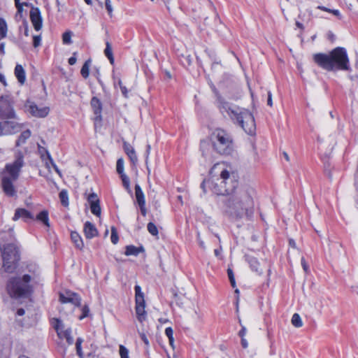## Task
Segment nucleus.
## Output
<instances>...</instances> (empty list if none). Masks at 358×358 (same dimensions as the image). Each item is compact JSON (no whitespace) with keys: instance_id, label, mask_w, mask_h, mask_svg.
Returning a JSON list of instances; mask_svg holds the SVG:
<instances>
[{"instance_id":"obj_45","label":"nucleus","mask_w":358,"mask_h":358,"mask_svg":"<svg viewBox=\"0 0 358 358\" xmlns=\"http://www.w3.org/2000/svg\"><path fill=\"white\" fill-rule=\"evenodd\" d=\"M41 36H33V45L34 48H37L41 45Z\"/></svg>"},{"instance_id":"obj_48","label":"nucleus","mask_w":358,"mask_h":358,"mask_svg":"<svg viewBox=\"0 0 358 358\" xmlns=\"http://www.w3.org/2000/svg\"><path fill=\"white\" fill-rule=\"evenodd\" d=\"M48 159L50 160V162L51 164V165L52 166V167L54 168V169L55 170V171L59 174V175H61V172L59 170L58 167L57 166V165L55 164V162H53L52 159L51 158V156L49 153H48Z\"/></svg>"},{"instance_id":"obj_58","label":"nucleus","mask_w":358,"mask_h":358,"mask_svg":"<svg viewBox=\"0 0 358 358\" xmlns=\"http://www.w3.org/2000/svg\"><path fill=\"white\" fill-rule=\"evenodd\" d=\"M267 104L269 106H272L273 102H272V94L271 92H268V99H267Z\"/></svg>"},{"instance_id":"obj_60","label":"nucleus","mask_w":358,"mask_h":358,"mask_svg":"<svg viewBox=\"0 0 358 358\" xmlns=\"http://www.w3.org/2000/svg\"><path fill=\"white\" fill-rule=\"evenodd\" d=\"M241 345L243 348H247L248 346V341L245 338H241Z\"/></svg>"},{"instance_id":"obj_52","label":"nucleus","mask_w":358,"mask_h":358,"mask_svg":"<svg viewBox=\"0 0 358 358\" xmlns=\"http://www.w3.org/2000/svg\"><path fill=\"white\" fill-rule=\"evenodd\" d=\"M76 54H77V53H76V52H73V56H72V57H71L69 59V61H68V62H69V64L70 65H74V64L76 63V61H77V59H76Z\"/></svg>"},{"instance_id":"obj_62","label":"nucleus","mask_w":358,"mask_h":358,"mask_svg":"<svg viewBox=\"0 0 358 358\" xmlns=\"http://www.w3.org/2000/svg\"><path fill=\"white\" fill-rule=\"evenodd\" d=\"M222 250V247H221V246L220 247V248H219V249H215V250H214L215 255L216 257H220V255H221Z\"/></svg>"},{"instance_id":"obj_31","label":"nucleus","mask_w":358,"mask_h":358,"mask_svg":"<svg viewBox=\"0 0 358 358\" xmlns=\"http://www.w3.org/2000/svg\"><path fill=\"white\" fill-rule=\"evenodd\" d=\"M224 183L226 185H228V187H231V194H232L234 192V189L238 185V182L235 180L234 176H231L229 173V179L224 180Z\"/></svg>"},{"instance_id":"obj_28","label":"nucleus","mask_w":358,"mask_h":358,"mask_svg":"<svg viewBox=\"0 0 358 358\" xmlns=\"http://www.w3.org/2000/svg\"><path fill=\"white\" fill-rule=\"evenodd\" d=\"M209 147L210 145L208 141L204 140L201 141V150L203 157L206 159L210 160L211 157H210V155L208 154V150H209Z\"/></svg>"},{"instance_id":"obj_24","label":"nucleus","mask_w":358,"mask_h":358,"mask_svg":"<svg viewBox=\"0 0 358 358\" xmlns=\"http://www.w3.org/2000/svg\"><path fill=\"white\" fill-rule=\"evenodd\" d=\"M71 238L77 248L80 250L83 249L84 244L82 238L78 234V233L72 231L71 234Z\"/></svg>"},{"instance_id":"obj_8","label":"nucleus","mask_w":358,"mask_h":358,"mask_svg":"<svg viewBox=\"0 0 358 358\" xmlns=\"http://www.w3.org/2000/svg\"><path fill=\"white\" fill-rule=\"evenodd\" d=\"M229 179V172L224 169L221 171L220 177L215 181H211V189L217 195L231 194V187L224 184V180Z\"/></svg>"},{"instance_id":"obj_18","label":"nucleus","mask_w":358,"mask_h":358,"mask_svg":"<svg viewBox=\"0 0 358 358\" xmlns=\"http://www.w3.org/2000/svg\"><path fill=\"white\" fill-rule=\"evenodd\" d=\"M123 148L125 153L129 157L131 164L133 165H136V164L138 162V157L136 156V151L133 146L127 142H124Z\"/></svg>"},{"instance_id":"obj_29","label":"nucleus","mask_w":358,"mask_h":358,"mask_svg":"<svg viewBox=\"0 0 358 358\" xmlns=\"http://www.w3.org/2000/svg\"><path fill=\"white\" fill-rule=\"evenodd\" d=\"M7 31L8 27L6 21L0 18V41L6 37Z\"/></svg>"},{"instance_id":"obj_11","label":"nucleus","mask_w":358,"mask_h":358,"mask_svg":"<svg viewBox=\"0 0 358 358\" xmlns=\"http://www.w3.org/2000/svg\"><path fill=\"white\" fill-rule=\"evenodd\" d=\"M52 324L60 338H65L69 345H72L73 343V338L71 335V330L70 328L65 329L62 321L59 319L54 318L52 319Z\"/></svg>"},{"instance_id":"obj_1","label":"nucleus","mask_w":358,"mask_h":358,"mask_svg":"<svg viewBox=\"0 0 358 358\" xmlns=\"http://www.w3.org/2000/svg\"><path fill=\"white\" fill-rule=\"evenodd\" d=\"M255 194V190L252 188L237 189L225 202L227 212L236 220L250 219L254 213Z\"/></svg>"},{"instance_id":"obj_7","label":"nucleus","mask_w":358,"mask_h":358,"mask_svg":"<svg viewBox=\"0 0 358 358\" xmlns=\"http://www.w3.org/2000/svg\"><path fill=\"white\" fill-rule=\"evenodd\" d=\"M1 259L3 271L11 273L15 271L20 260L19 251L13 244H8L3 247L1 251Z\"/></svg>"},{"instance_id":"obj_50","label":"nucleus","mask_w":358,"mask_h":358,"mask_svg":"<svg viewBox=\"0 0 358 358\" xmlns=\"http://www.w3.org/2000/svg\"><path fill=\"white\" fill-rule=\"evenodd\" d=\"M239 324L242 326V328L238 332V336L241 338H244V336H245V334H246V328H245V327H244L241 324V320H239Z\"/></svg>"},{"instance_id":"obj_20","label":"nucleus","mask_w":358,"mask_h":358,"mask_svg":"<svg viewBox=\"0 0 358 358\" xmlns=\"http://www.w3.org/2000/svg\"><path fill=\"white\" fill-rule=\"evenodd\" d=\"M91 106L93 108L94 113L96 115L95 120L96 121H101V103L100 100L96 98V96L92 97L91 100Z\"/></svg>"},{"instance_id":"obj_23","label":"nucleus","mask_w":358,"mask_h":358,"mask_svg":"<svg viewBox=\"0 0 358 358\" xmlns=\"http://www.w3.org/2000/svg\"><path fill=\"white\" fill-rule=\"evenodd\" d=\"M135 196L136 199V202L138 205L141 204L143 206V203H145L144 194L140 185L138 184L135 185Z\"/></svg>"},{"instance_id":"obj_47","label":"nucleus","mask_w":358,"mask_h":358,"mask_svg":"<svg viewBox=\"0 0 358 358\" xmlns=\"http://www.w3.org/2000/svg\"><path fill=\"white\" fill-rule=\"evenodd\" d=\"M197 241L199 247L203 250H206V245L204 241L201 238L200 232L199 231L197 232Z\"/></svg>"},{"instance_id":"obj_44","label":"nucleus","mask_w":358,"mask_h":358,"mask_svg":"<svg viewBox=\"0 0 358 358\" xmlns=\"http://www.w3.org/2000/svg\"><path fill=\"white\" fill-rule=\"evenodd\" d=\"M150 150H151L150 145L148 144L147 145V149H146V151H145V164H146V165H148V156L150 155ZM147 169H148V176H149L150 173V170L148 166H147Z\"/></svg>"},{"instance_id":"obj_51","label":"nucleus","mask_w":358,"mask_h":358,"mask_svg":"<svg viewBox=\"0 0 358 358\" xmlns=\"http://www.w3.org/2000/svg\"><path fill=\"white\" fill-rule=\"evenodd\" d=\"M165 334L169 338L173 337V331L171 327H167L165 329Z\"/></svg>"},{"instance_id":"obj_15","label":"nucleus","mask_w":358,"mask_h":358,"mask_svg":"<svg viewBox=\"0 0 358 358\" xmlns=\"http://www.w3.org/2000/svg\"><path fill=\"white\" fill-rule=\"evenodd\" d=\"M30 20L36 31H39L42 28L43 20L38 8L31 6Z\"/></svg>"},{"instance_id":"obj_64","label":"nucleus","mask_w":358,"mask_h":358,"mask_svg":"<svg viewBox=\"0 0 358 358\" xmlns=\"http://www.w3.org/2000/svg\"><path fill=\"white\" fill-rule=\"evenodd\" d=\"M25 311L23 308H19L17 310V314L20 316H22L24 314Z\"/></svg>"},{"instance_id":"obj_21","label":"nucleus","mask_w":358,"mask_h":358,"mask_svg":"<svg viewBox=\"0 0 358 358\" xmlns=\"http://www.w3.org/2000/svg\"><path fill=\"white\" fill-rule=\"evenodd\" d=\"M245 258L252 271L258 273L259 274L262 273V270L259 268V263L256 257L250 255H245Z\"/></svg>"},{"instance_id":"obj_59","label":"nucleus","mask_w":358,"mask_h":358,"mask_svg":"<svg viewBox=\"0 0 358 358\" xmlns=\"http://www.w3.org/2000/svg\"><path fill=\"white\" fill-rule=\"evenodd\" d=\"M24 35L26 36H29V27H28L27 22L26 20H24Z\"/></svg>"},{"instance_id":"obj_9","label":"nucleus","mask_w":358,"mask_h":358,"mask_svg":"<svg viewBox=\"0 0 358 358\" xmlns=\"http://www.w3.org/2000/svg\"><path fill=\"white\" fill-rule=\"evenodd\" d=\"M14 101L8 96H1L0 97V119H15L16 114L13 108Z\"/></svg>"},{"instance_id":"obj_4","label":"nucleus","mask_w":358,"mask_h":358,"mask_svg":"<svg viewBox=\"0 0 358 358\" xmlns=\"http://www.w3.org/2000/svg\"><path fill=\"white\" fill-rule=\"evenodd\" d=\"M24 166L23 155L18 153L13 163L7 164L3 171L1 173L0 178L3 192L8 196L16 194V189L13 182L20 176L21 169Z\"/></svg>"},{"instance_id":"obj_37","label":"nucleus","mask_w":358,"mask_h":358,"mask_svg":"<svg viewBox=\"0 0 358 358\" xmlns=\"http://www.w3.org/2000/svg\"><path fill=\"white\" fill-rule=\"evenodd\" d=\"M59 199H60L62 204L64 206H67L69 205V198H68L67 192L65 190H62L59 192Z\"/></svg>"},{"instance_id":"obj_63","label":"nucleus","mask_w":358,"mask_h":358,"mask_svg":"<svg viewBox=\"0 0 358 358\" xmlns=\"http://www.w3.org/2000/svg\"><path fill=\"white\" fill-rule=\"evenodd\" d=\"M4 48H5V43H1L0 44V54L1 55H3L5 54Z\"/></svg>"},{"instance_id":"obj_33","label":"nucleus","mask_w":358,"mask_h":358,"mask_svg":"<svg viewBox=\"0 0 358 358\" xmlns=\"http://www.w3.org/2000/svg\"><path fill=\"white\" fill-rule=\"evenodd\" d=\"M291 322L292 324L296 328H299L303 326V322L301 320L300 315L298 313H294L292 315Z\"/></svg>"},{"instance_id":"obj_46","label":"nucleus","mask_w":358,"mask_h":358,"mask_svg":"<svg viewBox=\"0 0 358 358\" xmlns=\"http://www.w3.org/2000/svg\"><path fill=\"white\" fill-rule=\"evenodd\" d=\"M105 6H106V8L108 13V15L110 16H112V13H113V7H112V5H111V2H110V0H106L105 1Z\"/></svg>"},{"instance_id":"obj_25","label":"nucleus","mask_w":358,"mask_h":358,"mask_svg":"<svg viewBox=\"0 0 358 358\" xmlns=\"http://www.w3.org/2000/svg\"><path fill=\"white\" fill-rule=\"evenodd\" d=\"M144 249L143 247H136L134 245H128L126 247V251L124 254L127 256L134 255L137 256L141 252H143Z\"/></svg>"},{"instance_id":"obj_12","label":"nucleus","mask_w":358,"mask_h":358,"mask_svg":"<svg viewBox=\"0 0 358 358\" xmlns=\"http://www.w3.org/2000/svg\"><path fill=\"white\" fill-rule=\"evenodd\" d=\"M20 129L18 123L15 121H3L0 122V136L14 134Z\"/></svg>"},{"instance_id":"obj_57","label":"nucleus","mask_w":358,"mask_h":358,"mask_svg":"<svg viewBox=\"0 0 358 358\" xmlns=\"http://www.w3.org/2000/svg\"><path fill=\"white\" fill-rule=\"evenodd\" d=\"M141 209V214L145 216L146 215V208H145V203H143V206L141 204L138 205Z\"/></svg>"},{"instance_id":"obj_36","label":"nucleus","mask_w":358,"mask_h":358,"mask_svg":"<svg viewBox=\"0 0 358 358\" xmlns=\"http://www.w3.org/2000/svg\"><path fill=\"white\" fill-rule=\"evenodd\" d=\"M73 32L71 31H66L62 34V42L64 44L69 45L72 43L71 37Z\"/></svg>"},{"instance_id":"obj_38","label":"nucleus","mask_w":358,"mask_h":358,"mask_svg":"<svg viewBox=\"0 0 358 358\" xmlns=\"http://www.w3.org/2000/svg\"><path fill=\"white\" fill-rule=\"evenodd\" d=\"M148 231L154 236H158V229L153 222H149L147 226Z\"/></svg>"},{"instance_id":"obj_61","label":"nucleus","mask_w":358,"mask_h":358,"mask_svg":"<svg viewBox=\"0 0 358 358\" xmlns=\"http://www.w3.org/2000/svg\"><path fill=\"white\" fill-rule=\"evenodd\" d=\"M227 274L229 280L234 278V272L231 268L227 269Z\"/></svg>"},{"instance_id":"obj_6","label":"nucleus","mask_w":358,"mask_h":358,"mask_svg":"<svg viewBox=\"0 0 358 358\" xmlns=\"http://www.w3.org/2000/svg\"><path fill=\"white\" fill-rule=\"evenodd\" d=\"M210 140L214 150L220 155H230L233 150V139L229 133L222 129H216L211 134Z\"/></svg>"},{"instance_id":"obj_43","label":"nucleus","mask_w":358,"mask_h":358,"mask_svg":"<svg viewBox=\"0 0 358 358\" xmlns=\"http://www.w3.org/2000/svg\"><path fill=\"white\" fill-rule=\"evenodd\" d=\"M90 312L89 307L87 306H84L82 308V315L80 316L79 319L83 320V318L88 316Z\"/></svg>"},{"instance_id":"obj_35","label":"nucleus","mask_w":358,"mask_h":358,"mask_svg":"<svg viewBox=\"0 0 358 358\" xmlns=\"http://www.w3.org/2000/svg\"><path fill=\"white\" fill-rule=\"evenodd\" d=\"M317 8L324 10V11H326V12H328V13H332L334 15L336 16L338 19H341V15L338 10L330 9V8H327L325 6H318L317 7Z\"/></svg>"},{"instance_id":"obj_16","label":"nucleus","mask_w":358,"mask_h":358,"mask_svg":"<svg viewBox=\"0 0 358 358\" xmlns=\"http://www.w3.org/2000/svg\"><path fill=\"white\" fill-rule=\"evenodd\" d=\"M87 201L90 204L91 212L96 216L100 217L101 207L99 205V199L96 194H90L87 197Z\"/></svg>"},{"instance_id":"obj_39","label":"nucleus","mask_w":358,"mask_h":358,"mask_svg":"<svg viewBox=\"0 0 358 358\" xmlns=\"http://www.w3.org/2000/svg\"><path fill=\"white\" fill-rule=\"evenodd\" d=\"M117 172L120 174H124V160L122 158H120L117 161L116 164Z\"/></svg>"},{"instance_id":"obj_5","label":"nucleus","mask_w":358,"mask_h":358,"mask_svg":"<svg viewBox=\"0 0 358 358\" xmlns=\"http://www.w3.org/2000/svg\"><path fill=\"white\" fill-rule=\"evenodd\" d=\"M34 278V276L25 274L22 278L13 277L10 278L6 285L8 293L14 298L27 296L32 291L30 282Z\"/></svg>"},{"instance_id":"obj_53","label":"nucleus","mask_w":358,"mask_h":358,"mask_svg":"<svg viewBox=\"0 0 358 358\" xmlns=\"http://www.w3.org/2000/svg\"><path fill=\"white\" fill-rule=\"evenodd\" d=\"M76 351H77V355L80 357V358H83L84 356H83V350H82V347L81 345H76Z\"/></svg>"},{"instance_id":"obj_32","label":"nucleus","mask_w":358,"mask_h":358,"mask_svg":"<svg viewBox=\"0 0 358 358\" xmlns=\"http://www.w3.org/2000/svg\"><path fill=\"white\" fill-rule=\"evenodd\" d=\"M90 64H91V59H87L85 62V64H83V66L80 70V73L84 78H87L89 76Z\"/></svg>"},{"instance_id":"obj_41","label":"nucleus","mask_w":358,"mask_h":358,"mask_svg":"<svg viewBox=\"0 0 358 358\" xmlns=\"http://www.w3.org/2000/svg\"><path fill=\"white\" fill-rule=\"evenodd\" d=\"M120 355L121 358H129L128 350L122 345H120Z\"/></svg>"},{"instance_id":"obj_14","label":"nucleus","mask_w":358,"mask_h":358,"mask_svg":"<svg viewBox=\"0 0 358 358\" xmlns=\"http://www.w3.org/2000/svg\"><path fill=\"white\" fill-rule=\"evenodd\" d=\"M59 300L62 303H71L76 306H80L81 303V298L80 296L71 291H66L64 293H60Z\"/></svg>"},{"instance_id":"obj_2","label":"nucleus","mask_w":358,"mask_h":358,"mask_svg":"<svg viewBox=\"0 0 358 358\" xmlns=\"http://www.w3.org/2000/svg\"><path fill=\"white\" fill-rule=\"evenodd\" d=\"M313 60L319 66L328 71L351 70L347 51L342 47L334 48L329 54H315Z\"/></svg>"},{"instance_id":"obj_27","label":"nucleus","mask_w":358,"mask_h":358,"mask_svg":"<svg viewBox=\"0 0 358 358\" xmlns=\"http://www.w3.org/2000/svg\"><path fill=\"white\" fill-rule=\"evenodd\" d=\"M30 136L31 131L29 129L24 131L17 140L16 146H20L22 144H24Z\"/></svg>"},{"instance_id":"obj_17","label":"nucleus","mask_w":358,"mask_h":358,"mask_svg":"<svg viewBox=\"0 0 358 358\" xmlns=\"http://www.w3.org/2000/svg\"><path fill=\"white\" fill-rule=\"evenodd\" d=\"M20 218L24 220V222H27L28 220H34V216L27 210L19 208L15 210L13 220L17 221Z\"/></svg>"},{"instance_id":"obj_3","label":"nucleus","mask_w":358,"mask_h":358,"mask_svg":"<svg viewBox=\"0 0 358 358\" xmlns=\"http://www.w3.org/2000/svg\"><path fill=\"white\" fill-rule=\"evenodd\" d=\"M218 108L222 114L228 115L234 123L239 125L247 134H252L255 132L256 127L255 118L248 109L222 99H219Z\"/></svg>"},{"instance_id":"obj_54","label":"nucleus","mask_w":358,"mask_h":358,"mask_svg":"<svg viewBox=\"0 0 358 358\" xmlns=\"http://www.w3.org/2000/svg\"><path fill=\"white\" fill-rule=\"evenodd\" d=\"M140 337L146 345H149V341L145 334L141 333Z\"/></svg>"},{"instance_id":"obj_42","label":"nucleus","mask_w":358,"mask_h":358,"mask_svg":"<svg viewBox=\"0 0 358 358\" xmlns=\"http://www.w3.org/2000/svg\"><path fill=\"white\" fill-rule=\"evenodd\" d=\"M15 4L17 9V15H18V14L20 15L22 13V11H23L22 6L23 5L26 6H31V3H21L20 1L18 2V3H15Z\"/></svg>"},{"instance_id":"obj_55","label":"nucleus","mask_w":358,"mask_h":358,"mask_svg":"<svg viewBox=\"0 0 358 358\" xmlns=\"http://www.w3.org/2000/svg\"><path fill=\"white\" fill-rule=\"evenodd\" d=\"M120 90H121L122 94H123V96L124 97H126V98L128 97V91H127V90L125 86L121 85Z\"/></svg>"},{"instance_id":"obj_40","label":"nucleus","mask_w":358,"mask_h":358,"mask_svg":"<svg viewBox=\"0 0 358 358\" xmlns=\"http://www.w3.org/2000/svg\"><path fill=\"white\" fill-rule=\"evenodd\" d=\"M111 242L113 244H117L119 240L118 234L117 229L115 227H111V236H110Z\"/></svg>"},{"instance_id":"obj_10","label":"nucleus","mask_w":358,"mask_h":358,"mask_svg":"<svg viewBox=\"0 0 358 358\" xmlns=\"http://www.w3.org/2000/svg\"><path fill=\"white\" fill-rule=\"evenodd\" d=\"M135 289V301H136V313L138 320L143 322L145 320L146 312L145 310V302L144 294L141 291L139 285H136Z\"/></svg>"},{"instance_id":"obj_30","label":"nucleus","mask_w":358,"mask_h":358,"mask_svg":"<svg viewBox=\"0 0 358 358\" xmlns=\"http://www.w3.org/2000/svg\"><path fill=\"white\" fill-rule=\"evenodd\" d=\"M104 54L108 57V59H109L110 62L111 64H113V62H114V57H113V55L111 45H110V43L108 41H107L106 43V48L104 50Z\"/></svg>"},{"instance_id":"obj_26","label":"nucleus","mask_w":358,"mask_h":358,"mask_svg":"<svg viewBox=\"0 0 358 358\" xmlns=\"http://www.w3.org/2000/svg\"><path fill=\"white\" fill-rule=\"evenodd\" d=\"M36 220L41 222L47 227H50L48 212L47 210H43L40 212L36 217Z\"/></svg>"},{"instance_id":"obj_56","label":"nucleus","mask_w":358,"mask_h":358,"mask_svg":"<svg viewBox=\"0 0 358 358\" xmlns=\"http://www.w3.org/2000/svg\"><path fill=\"white\" fill-rule=\"evenodd\" d=\"M301 265L305 272H308V266L303 257L301 258Z\"/></svg>"},{"instance_id":"obj_34","label":"nucleus","mask_w":358,"mask_h":358,"mask_svg":"<svg viewBox=\"0 0 358 358\" xmlns=\"http://www.w3.org/2000/svg\"><path fill=\"white\" fill-rule=\"evenodd\" d=\"M123 186L127 189V191L131 194L132 192L130 187V180L129 178L124 173L120 175Z\"/></svg>"},{"instance_id":"obj_22","label":"nucleus","mask_w":358,"mask_h":358,"mask_svg":"<svg viewBox=\"0 0 358 358\" xmlns=\"http://www.w3.org/2000/svg\"><path fill=\"white\" fill-rule=\"evenodd\" d=\"M15 75L20 84H24L26 80L25 71L20 64H17L15 68Z\"/></svg>"},{"instance_id":"obj_19","label":"nucleus","mask_w":358,"mask_h":358,"mask_svg":"<svg viewBox=\"0 0 358 358\" xmlns=\"http://www.w3.org/2000/svg\"><path fill=\"white\" fill-rule=\"evenodd\" d=\"M83 231L85 237L88 239H91L98 235L96 227L88 221L85 223Z\"/></svg>"},{"instance_id":"obj_49","label":"nucleus","mask_w":358,"mask_h":358,"mask_svg":"<svg viewBox=\"0 0 358 358\" xmlns=\"http://www.w3.org/2000/svg\"><path fill=\"white\" fill-rule=\"evenodd\" d=\"M211 59L213 61L211 68L213 70H216L217 67L220 64V61L217 60L215 57H212Z\"/></svg>"},{"instance_id":"obj_13","label":"nucleus","mask_w":358,"mask_h":358,"mask_svg":"<svg viewBox=\"0 0 358 358\" xmlns=\"http://www.w3.org/2000/svg\"><path fill=\"white\" fill-rule=\"evenodd\" d=\"M25 106L29 113L36 117H45L50 111L48 107L38 108L34 103L30 101H27Z\"/></svg>"}]
</instances>
